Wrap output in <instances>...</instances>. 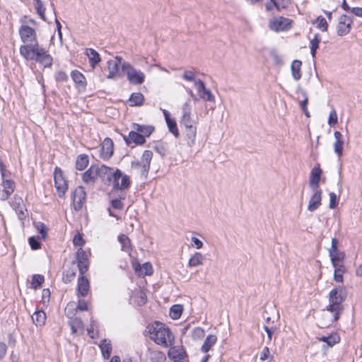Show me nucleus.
<instances>
[{"mask_svg": "<svg viewBox=\"0 0 362 362\" xmlns=\"http://www.w3.org/2000/svg\"><path fill=\"white\" fill-rule=\"evenodd\" d=\"M18 32L23 43L19 49L21 56L27 61L37 62L45 68L51 67L53 58L39 45L35 30L28 25H22Z\"/></svg>", "mask_w": 362, "mask_h": 362, "instance_id": "nucleus-1", "label": "nucleus"}, {"mask_svg": "<svg viewBox=\"0 0 362 362\" xmlns=\"http://www.w3.org/2000/svg\"><path fill=\"white\" fill-rule=\"evenodd\" d=\"M346 290L342 286H339L329 292V305L327 306L326 310L332 314L331 322H336L339 320L344 307L342 302L346 298Z\"/></svg>", "mask_w": 362, "mask_h": 362, "instance_id": "nucleus-2", "label": "nucleus"}, {"mask_svg": "<svg viewBox=\"0 0 362 362\" xmlns=\"http://www.w3.org/2000/svg\"><path fill=\"white\" fill-rule=\"evenodd\" d=\"M151 338L158 345L163 347L171 346L174 336L170 329L160 322H156L149 328Z\"/></svg>", "mask_w": 362, "mask_h": 362, "instance_id": "nucleus-3", "label": "nucleus"}, {"mask_svg": "<svg viewBox=\"0 0 362 362\" xmlns=\"http://www.w3.org/2000/svg\"><path fill=\"white\" fill-rule=\"evenodd\" d=\"M75 303H69L65 308V314L69 318V325L71 327V332L74 334H81L83 332V325L80 317L75 315Z\"/></svg>", "mask_w": 362, "mask_h": 362, "instance_id": "nucleus-4", "label": "nucleus"}, {"mask_svg": "<svg viewBox=\"0 0 362 362\" xmlns=\"http://www.w3.org/2000/svg\"><path fill=\"white\" fill-rule=\"evenodd\" d=\"M122 69L126 74L127 79L130 83L134 85H140L144 82V73L141 70L134 68L129 62H123L122 64Z\"/></svg>", "mask_w": 362, "mask_h": 362, "instance_id": "nucleus-5", "label": "nucleus"}, {"mask_svg": "<svg viewBox=\"0 0 362 362\" xmlns=\"http://www.w3.org/2000/svg\"><path fill=\"white\" fill-rule=\"evenodd\" d=\"M293 20L284 16H275L269 20V28L274 32L287 31L292 28Z\"/></svg>", "mask_w": 362, "mask_h": 362, "instance_id": "nucleus-6", "label": "nucleus"}, {"mask_svg": "<svg viewBox=\"0 0 362 362\" xmlns=\"http://www.w3.org/2000/svg\"><path fill=\"white\" fill-rule=\"evenodd\" d=\"M76 269L79 271V276H84L89 267L88 257L87 253L81 248H78L76 255Z\"/></svg>", "mask_w": 362, "mask_h": 362, "instance_id": "nucleus-7", "label": "nucleus"}, {"mask_svg": "<svg viewBox=\"0 0 362 362\" xmlns=\"http://www.w3.org/2000/svg\"><path fill=\"white\" fill-rule=\"evenodd\" d=\"M113 187L116 189H125L130 185L129 177L127 175H123L120 170L117 169L113 174Z\"/></svg>", "mask_w": 362, "mask_h": 362, "instance_id": "nucleus-8", "label": "nucleus"}, {"mask_svg": "<svg viewBox=\"0 0 362 362\" xmlns=\"http://www.w3.org/2000/svg\"><path fill=\"white\" fill-rule=\"evenodd\" d=\"M152 157V151L146 150L142 154L141 161L134 163V165L140 169L141 175H144L145 177L147 176L149 171Z\"/></svg>", "mask_w": 362, "mask_h": 362, "instance_id": "nucleus-9", "label": "nucleus"}, {"mask_svg": "<svg viewBox=\"0 0 362 362\" xmlns=\"http://www.w3.org/2000/svg\"><path fill=\"white\" fill-rule=\"evenodd\" d=\"M86 199V191L82 186L77 187L72 194V202L76 211L82 209Z\"/></svg>", "mask_w": 362, "mask_h": 362, "instance_id": "nucleus-10", "label": "nucleus"}, {"mask_svg": "<svg viewBox=\"0 0 362 362\" xmlns=\"http://www.w3.org/2000/svg\"><path fill=\"white\" fill-rule=\"evenodd\" d=\"M353 20L351 17L342 15L339 18V23L337 25V34L339 36H344L348 34L351 30V25Z\"/></svg>", "mask_w": 362, "mask_h": 362, "instance_id": "nucleus-11", "label": "nucleus"}, {"mask_svg": "<svg viewBox=\"0 0 362 362\" xmlns=\"http://www.w3.org/2000/svg\"><path fill=\"white\" fill-rule=\"evenodd\" d=\"M3 180L1 187L0 190V199L5 201L8 199L11 194L13 192L15 188V183L11 180L5 179Z\"/></svg>", "mask_w": 362, "mask_h": 362, "instance_id": "nucleus-12", "label": "nucleus"}, {"mask_svg": "<svg viewBox=\"0 0 362 362\" xmlns=\"http://www.w3.org/2000/svg\"><path fill=\"white\" fill-rule=\"evenodd\" d=\"M195 87L201 98L206 101H214V96L209 89L206 88L202 81L198 79L197 81H195Z\"/></svg>", "mask_w": 362, "mask_h": 362, "instance_id": "nucleus-13", "label": "nucleus"}, {"mask_svg": "<svg viewBox=\"0 0 362 362\" xmlns=\"http://www.w3.org/2000/svg\"><path fill=\"white\" fill-rule=\"evenodd\" d=\"M313 194L309 200L308 210L313 212L318 209L322 202V190L312 189Z\"/></svg>", "mask_w": 362, "mask_h": 362, "instance_id": "nucleus-14", "label": "nucleus"}, {"mask_svg": "<svg viewBox=\"0 0 362 362\" xmlns=\"http://www.w3.org/2000/svg\"><path fill=\"white\" fill-rule=\"evenodd\" d=\"M322 174V170L319 165L314 167L310 173L309 178V186L311 189H320L319 182Z\"/></svg>", "mask_w": 362, "mask_h": 362, "instance_id": "nucleus-15", "label": "nucleus"}, {"mask_svg": "<svg viewBox=\"0 0 362 362\" xmlns=\"http://www.w3.org/2000/svg\"><path fill=\"white\" fill-rule=\"evenodd\" d=\"M90 289L89 281L85 276H79L77 285L78 297H86Z\"/></svg>", "mask_w": 362, "mask_h": 362, "instance_id": "nucleus-16", "label": "nucleus"}, {"mask_svg": "<svg viewBox=\"0 0 362 362\" xmlns=\"http://www.w3.org/2000/svg\"><path fill=\"white\" fill-rule=\"evenodd\" d=\"M122 57H116L115 60H110L107 62L108 75L107 78H115L118 76L119 66L121 65Z\"/></svg>", "mask_w": 362, "mask_h": 362, "instance_id": "nucleus-17", "label": "nucleus"}, {"mask_svg": "<svg viewBox=\"0 0 362 362\" xmlns=\"http://www.w3.org/2000/svg\"><path fill=\"white\" fill-rule=\"evenodd\" d=\"M97 176L105 182H110L113 178L115 171L112 168H109L105 165L98 167L96 166Z\"/></svg>", "mask_w": 362, "mask_h": 362, "instance_id": "nucleus-18", "label": "nucleus"}, {"mask_svg": "<svg viewBox=\"0 0 362 362\" xmlns=\"http://www.w3.org/2000/svg\"><path fill=\"white\" fill-rule=\"evenodd\" d=\"M126 143L127 144H130L132 143L136 145H141L146 142V139H144V136H142L141 134L138 133L134 129L132 130L127 136L124 137Z\"/></svg>", "mask_w": 362, "mask_h": 362, "instance_id": "nucleus-19", "label": "nucleus"}, {"mask_svg": "<svg viewBox=\"0 0 362 362\" xmlns=\"http://www.w3.org/2000/svg\"><path fill=\"white\" fill-rule=\"evenodd\" d=\"M185 356V351L182 346H173L168 351V357L175 362H182Z\"/></svg>", "mask_w": 362, "mask_h": 362, "instance_id": "nucleus-20", "label": "nucleus"}, {"mask_svg": "<svg viewBox=\"0 0 362 362\" xmlns=\"http://www.w3.org/2000/svg\"><path fill=\"white\" fill-rule=\"evenodd\" d=\"M96 166L91 165L82 176V180L86 185H93L98 179Z\"/></svg>", "mask_w": 362, "mask_h": 362, "instance_id": "nucleus-21", "label": "nucleus"}, {"mask_svg": "<svg viewBox=\"0 0 362 362\" xmlns=\"http://www.w3.org/2000/svg\"><path fill=\"white\" fill-rule=\"evenodd\" d=\"M185 134L187 144L192 147L196 144L197 127L195 125L185 127Z\"/></svg>", "mask_w": 362, "mask_h": 362, "instance_id": "nucleus-22", "label": "nucleus"}, {"mask_svg": "<svg viewBox=\"0 0 362 362\" xmlns=\"http://www.w3.org/2000/svg\"><path fill=\"white\" fill-rule=\"evenodd\" d=\"M113 142L110 138H106L103 142L101 155L105 159L110 158L113 154Z\"/></svg>", "mask_w": 362, "mask_h": 362, "instance_id": "nucleus-23", "label": "nucleus"}, {"mask_svg": "<svg viewBox=\"0 0 362 362\" xmlns=\"http://www.w3.org/2000/svg\"><path fill=\"white\" fill-rule=\"evenodd\" d=\"M11 206L18 214V218L23 219L25 216L24 213L25 208L23 199L19 197H15Z\"/></svg>", "mask_w": 362, "mask_h": 362, "instance_id": "nucleus-24", "label": "nucleus"}, {"mask_svg": "<svg viewBox=\"0 0 362 362\" xmlns=\"http://www.w3.org/2000/svg\"><path fill=\"white\" fill-rule=\"evenodd\" d=\"M334 136L335 139V141L333 144L334 151L338 157H341L343 153V136L341 132L337 131L334 133Z\"/></svg>", "mask_w": 362, "mask_h": 362, "instance_id": "nucleus-25", "label": "nucleus"}, {"mask_svg": "<svg viewBox=\"0 0 362 362\" xmlns=\"http://www.w3.org/2000/svg\"><path fill=\"white\" fill-rule=\"evenodd\" d=\"M85 54L88 57L89 64L92 68H95V66L100 62V57L98 52L92 48H86Z\"/></svg>", "mask_w": 362, "mask_h": 362, "instance_id": "nucleus-26", "label": "nucleus"}, {"mask_svg": "<svg viewBox=\"0 0 362 362\" xmlns=\"http://www.w3.org/2000/svg\"><path fill=\"white\" fill-rule=\"evenodd\" d=\"M76 271H77V269H76V262L73 261L71 262V267L69 269H66L63 274L62 279H63L64 282L66 284L71 282L76 277Z\"/></svg>", "mask_w": 362, "mask_h": 362, "instance_id": "nucleus-27", "label": "nucleus"}, {"mask_svg": "<svg viewBox=\"0 0 362 362\" xmlns=\"http://www.w3.org/2000/svg\"><path fill=\"white\" fill-rule=\"evenodd\" d=\"M132 128L142 136H144V139H146V137L150 136V135L154 131V127L153 126L141 125L136 123L132 124Z\"/></svg>", "mask_w": 362, "mask_h": 362, "instance_id": "nucleus-28", "label": "nucleus"}, {"mask_svg": "<svg viewBox=\"0 0 362 362\" xmlns=\"http://www.w3.org/2000/svg\"><path fill=\"white\" fill-rule=\"evenodd\" d=\"M329 255L333 267H338L339 264H343L342 261L344 258V254L338 249L334 251L329 250Z\"/></svg>", "mask_w": 362, "mask_h": 362, "instance_id": "nucleus-29", "label": "nucleus"}, {"mask_svg": "<svg viewBox=\"0 0 362 362\" xmlns=\"http://www.w3.org/2000/svg\"><path fill=\"white\" fill-rule=\"evenodd\" d=\"M148 358L151 362H164L166 359L165 354L158 350H149Z\"/></svg>", "mask_w": 362, "mask_h": 362, "instance_id": "nucleus-30", "label": "nucleus"}, {"mask_svg": "<svg viewBox=\"0 0 362 362\" xmlns=\"http://www.w3.org/2000/svg\"><path fill=\"white\" fill-rule=\"evenodd\" d=\"M71 76L76 84L79 87L85 88L86 86V79L85 76L78 71L74 70L71 73Z\"/></svg>", "mask_w": 362, "mask_h": 362, "instance_id": "nucleus-31", "label": "nucleus"}, {"mask_svg": "<svg viewBox=\"0 0 362 362\" xmlns=\"http://www.w3.org/2000/svg\"><path fill=\"white\" fill-rule=\"evenodd\" d=\"M136 272L139 276H150L153 274V269L151 263L146 262L135 268Z\"/></svg>", "mask_w": 362, "mask_h": 362, "instance_id": "nucleus-32", "label": "nucleus"}, {"mask_svg": "<svg viewBox=\"0 0 362 362\" xmlns=\"http://www.w3.org/2000/svg\"><path fill=\"white\" fill-rule=\"evenodd\" d=\"M217 337L216 335L209 334L206 338L204 344L202 346L201 350L203 353H207L211 348L216 344Z\"/></svg>", "mask_w": 362, "mask_h": 362, "instance_id": "nucleus-33", "label": "nucleus"}, {"mask_svg": "<svg viewBox=\"0 0 362 362\" xmlns=\"http://www.w3.org/2000/svg\"><path fill=\"white\" fill-rule=\"evenodd\" d=\"M302 62L300 60H294L291 63V69L292 76L294 80L298 81L301 78V68Z\"/></svg>", "mask_w": 362, "mask_h": 362, "instance_id": "nucleus-34", "label": "nucleus"}, {"mask_svg": "<svg viewBox=\"0 0 362 362\" xmlns=\"http://www.w3.org/2000/svg\"><path fill=\"white\" fill-rule=\"evenodd\" d=\"M319 340L325 342L327 346L332 347L334 344L339 342L340 337L337 334L334 333L329 334L328 336H323L322 337H319Z\"/></svg>", "mask_w": 362, "mask_h": 362, "instance_id": "nucleus-35", "label": "nucleus"}, {"mask_svg": "<svg viewBox=\"0 0 362 362\" xmlns=\"http://www.w3.org/2000/svg\"><path fill=\"white\" fill-rule=\"evenodd\" d=\"M144 102V96L141 93H134L131 95L129 103L130 106H140Z\"/></svg>", "mask_w": 362, "mask_h": 362, "instance_id": "nucleus-36", "label": "nucleus"}, {"mask_svg": "<svg viewBox=\"0 0 362 362\" xmlns=\"http://www.w3.org/2000/svg\"><path fill=\"white\" fill-rule=\"evenodd\" d=\"M32 320L37 326H42L46 320V314L42 310L35 311L32 315Z\"/></svg>", "mask_w": 362, "mask_h": 362, "instance_id": "nucleus-37", "label": "nucleus"}, {"mask_svg": "<svg viewBox=\"0 0 362 362\" xmlns=\"http://www.w3.org/2000/svg\"><path fill=\"white\" fill-rule=\"evenodd\" d=\"M204 257L200 252H195L189 259V267H194L203 264Z\"/></svg>", "mask_w": 362, "mask_h": 362, "instance_id": "nucleus-38", "label": "nucleus"}, {"mask_svg": "<svg viewBox=\"0 0 362 362\" xmlns=\"http://www.w3.org/2000/svg\"><path fill=\"white\" fill-rule=\"evenodd\" d=\"M118 240L122 245V250L126 252L132 251L130 239L124 234H121L118 236Z\"/></svg>", "mask_w": 362, "mask_h": 362, "instance_id": "nucleus-39", "label": "nucleus"}, {"mask_svg": "<svg viewBox=\"0 0 362 362\" xmlns=\"http://www.w3.org/2000/svg\"><path fill=\"white\" fill-rule=\"evenodd\" d=\"M100 348L101 349L103 356L105 358H109L112 352V346L110 341L103 339L100 344Z\"/></svg>", "mask_w": 362, "mask_h": 362, "instance_id": "nucleus-40", "label": "nucleus"}, {"mask_svg": "<svg viewBox=\"0 0 362 362\" xmlns=\"http://www.w3.org/2000/svg\"><path fill=\"white\" fill-rule=\"evenodd\" d=\"M54 186L59 197H64L68 189V185L66 180L54 182Z\"/></svg>", "mask_w": 362, "mask_h": 362, "instance_id": "nucleus-41", "label": "nucleus"}, {"mask_svg": "<svg viewBox=\"0 0 362 362\" xmlns=\"http://www.w3.org/2000/svg\"><path fill=\"white\" fill-rule=\"evenodd\" d=\"M334 267V279L335 281L341 283L343 282V274L346 272V267L343 264H339Z\"/></svg>", "mask_w": 362, "mask_h": 362, "instance_id": "nucleus-42", "label": "nucleus"}, {"mask_svg": "<svg viewBox=\"0 0 362 362\" xmlns=\"http://www.w3.org/2000/svg\"><path fill=\"white\" fill-rule=\"evenodd\" d=\"M88 158L85 154H81L78 156L76 161V168L78 170H84L88 165Z\"/></svg>", "mask_w": 362, "mask_h": 362, "instance_id": "nucleus-43", "label": "nucleus"}, {"mask_svg": "<svg viewBox=\"0 0 362 362\" xmlns=\"http://www.w3.org/2000/svg\"><path fill=\"white\" fill-rule=\"evenodd\" d=\"M321 41V37L320 35L315 34L314 37L310 40V54L313 57H315L317 49L319 47V43Z\"/></svg>", "mask_w": 362, "mask_h": 362, "instance_id": "nucleus-44", "label": "nucleus"}, {"mask_svg": "<svg viewBox=\"0 0 362 362\" xmlns=\"http://www.w3.org/2000/svg\"><path fill=\"white\" fill-rule=\"evenodd\" d=\"M183 307L181 305H174L170 310V316L173 320L179 319L182 313Z\"/></svg>", "mask_w": 362, "mask_h": 362, "instance_id": "nucleus-45", "label": "nucleus"}, {"mask_svg": "<svg viewBox=\"0 0 362 362\" xmlns=\"http://www.w3.org/2000/svg\"><path fill=\"white\" fill-rule=\"evenodd\" d=\"M166 124L169 131L176 137L179 136V131L177 127L176 121L174 119H168L166 121Z\"/></svg>", "mask_w": 362, "mask_h": 362, "instance_id": "nucleus-46", "label": "nucleus"}, {"mask_svg": "<svg viewBox=\"0 0 362 362\" xmlns=\"http://www.w3.org/2000/svg\"><path fill=\"white\" fill-rule=\"evenodd\" d=\"M270 1L278 10L286 8L291 4V0H270Z\"/></svg>", "mask_w": 362, "mask_h": 362, "instance_id": "nucleus-47", "label": "nucleus"}, {"mask_svg": "<svg viewBox=\"0 0 362 362\" xmlns=\"http://www.w3.org/2000/svg\"><path fill=\"white\" fill-rule=\"evenodd\" d=\"M44 276L40 274H35L33 276L31 286L32 288L37 289L41 286L44 282Z\"/></svg>", "mask_w": 362, "mask_h": 362, "instance_id": "nucleus-48", "label": "nucleus"}, {"mask_svg": "<svg viewBox=\"0 0 362 362\" xmlns=\"http://www.w3.org/2000/svg\"><path fill=\"white\" fill-rule=\"evenodd\" d=\"M37 13L43 21H46L45 8L40 0H35Z\"/></svg>", "mask_w": 362, "mask_h": 362, "instance_id": "nucleus-49", "label": "nucleus"}, {"mask_svg": "<svg viewBox=\"0 0 362 362\" xmlns=\"http://www.w3.org/2000/svg\"><path fill=\"white\" fill-rule=\"evenodd\" d=\"M316 23L317 26L319 29H320L322 31L325 32L327 30V23L326 19L322 16H319L316 19Z\"/></svg>", "mask_w": 362, "mask_h": 362, "instance_id": "nucleus-50", "label": "nucleus"}, {"mask_svg": "<svg viewBox=\"0 0 362 362\" xmlns=\"http://www.w3.org/2000/svg\"><path fill=\"white\" fill-rule=\"evenodd\" d=\"M183 79H185L187 81H192L194 82V84L195 85V81H197L194 76V72L191 70H186L184 71L182 75Z\"/></svg>", "mask_w": 362, "mask_h": 362, "instance_id": "nucleus-51", "label": "nucleus"}, {"mask_svg": "<svg viewBox=\"0 0 362 362\" xmlns=\"http://www.w3.org/2000/svg\"><path fill=\"white\" fill-rule=\"evenodd\" d=\"M259 359L261 361L272 360V356L270 355L269 349L267 346H264L259 354Z\"/></svg>", "mask_w": 362, "mask_h": 362, "instance_id": "nucleus-52", "label": "nucleus"}, {"mask_svg": "<svg viewBox=\"0 0 362 362\" xmlns=\"http://www.w3.org/2000/svg\"><path fill=\"white\" fill-rule=\"evenodd\" d=\"M136 303L139 305H143L146 303V295L144 291L139 290L136 293Z\"/></svg>", "mask_w": 362, "mask_h": 362, "instance_id": "nucleus-53", "label": "nucleus"}, {"mask_svg": "<svg viewBox=\"0 0 362 362\" xmlns=\"http://www.w3.org/2000/svg\"><path fill=\"white\" fill-rule=\"evenodd\" d=\"M180 123L181 126L183 127H189L192 126L194 124V121L190 116H182L180 120Z\"/></svg>", "mask_w": 362, "mask_h": 362, "instance_id": "nucleus-54", "label": "nucleus"}, {"mask_svg": "<svg viewBox=\"0 0 362 362\" xmlns=\"http://www.w3.org/2000/svg\"><path fill=\"white\" fill-rule=\"evenodd\" d=\"M204 330L201 327H196L193 329L192 337L194 339H202L204 336Z\"/></svg>", "mask_w": 362, "mask_h": 362, "instance_id": "nucleus-55", "label": "nucleus"}, {"mask_svg": "<svg viewBox=\"0 0 362 362\" xmlns=\"http://www.w3.org/2000/svg\"><path fill=\"white\" fill-rule=\"evenodd\" d=\"M329 207L330 209H334L337 207V204H338V201H337V194L334 193V192H330L329 194Z\"/></svg>", "mask_w": 362, "mask_h": 362, "instance_id": "nucleus-56", "label": "nucleus"}, {"mask_svg": "<svg viewBox=\"0 0 362 362\" xmlns=\"http://www.w3.org/2000/svg\"><path fill=\"white\" fill-rule=\"evenodd\" d=\"M54 78L57 81H60V82H64L68 80L67 74L62 71H59L56 72L55 75H54Z\"/></svg>", "mask_w": 362, "mask_h": 362, "instance_id": "nucleus-57", "label": "nucleus"}, {"mask_svg": "<svg viewBox=\"0 0 362 362\" xmlns=\"http://www.w3.org/2000/svg\"><path fill=\"white\" fill-rule=\"evenodd\" d=\"M76 310H80V311H86V310H88L87 302L86 300H81V299L78 300L77 305L76 306L75 305L74 313Z\"/></svg>", "mask_w": 362, "mask_h": 362, "instance_id": "nucleus-58", "label": "nucleus"}, {"mask_svg": "<svg viewBox=\"0 0 362 362\" xmlns=\"http://www.w3.org/2000/svg\"><path fill=\"white\" fill-rule=\"evenodd\" d=\"M337 123V115L334 109H332L329 113L328 118V124L329 125H334Z\"/></svg>", "mask_w": 362, "mask_h": 362, "instance_id": "nucleus-59", "label": "nucleus"}, {"mask_svg": "<svg viewBox=\"0 0 362 362\" xmlns=\"http://www.w3.org/2000/svg\"><path fill=\"white\" fill-rule=\"evenodd\" d=\"M192 106L189 103H185L182 107V116H190L192 112Z\"/></svg>", "mask_w": 362, "mask_h": 362, "instance_id": "nucleus-60", "label": "nucleus"}, {"mask_svg": "<svg viewBox=\"0 0 362 362\" xmlns=\"http://www.w3.org/2000/svg\"><path fill=\"white\" fill-rule=\"evenodd\" d=\"M73 244L76 247H81L84 244V240L79 233L74 235L73 239Z\"/></svg>", "mask_w": 362, "mask_h": 362, "instance_id": "nucleus-61", "label": "nucleus"}, {"mask_svg": "<svg viewBox=\"0 0 362 362\" xmlns=\"http://www.w3.org/2000/svg\"><path fill=\"white\" fill-rule=\"evenodd\" d=\"M29 244L33 250H37L41 246L40 243L35 237L29 238Z\"/></svg>", "mask_w": 362, "mask_h": 362, "instance_id": "nucleus-62", "label": "nucleus"}, {"mask_svg": "<svg viewBox=\"0 0 362 362\" xmlns=\"http://www.w3.org/2000/svg\"><path fill=\"white\" fill-rule=\"evenodd\" d=\"M54 182L65 180L63 176L62 170L59 168H55V170L54 173Z\"/></svg>", "mask_w": 362, "mask_h": 362, "instance_id": "nucleus-63", "label": "nucleus"}, {"mask_svg": "<svg viewBox=\"0 0 362 362\" xmlns=\"http://www.w3.org/2000/svg\"><path fill=\"white\" fill-rule=\"evenodd\" d=\"M37 229L39 231V233L42 235V237L43 238H45L47 228L43 223H39L37 226Z\"/></svg>", "mask_w": 362, "mask_h": 362, "instance_id": "nucleus-64", "label": "nucleus"}]
</instances>
